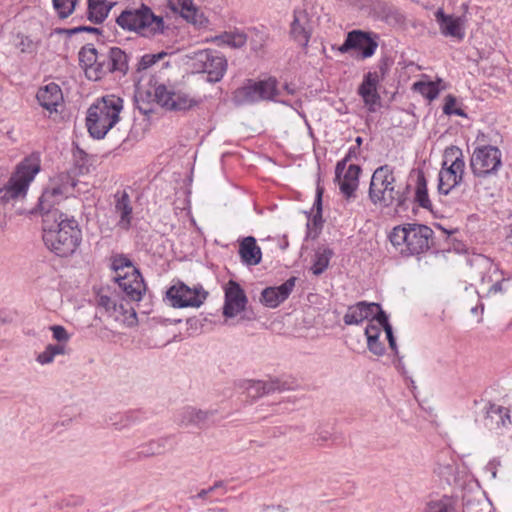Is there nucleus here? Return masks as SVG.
Wrapping results in <instances>:
<instances>
[{"instance_id": "obj_58", "label": "nucleus", "mask_w": 512, "mask_h": 512, "mask_svg": "<svg viewBox=\"0 0 512 512\" xmlns=\"http://www.w3.org/2000/svg\"><path fill=\"white\" fill-rule=\"evenodd\" d=\"M359 155L358 146H352L349 148L347 154L345 155L344 159L348 162L351 161L353 158H357Z\"/></svg>"}, {"instance_id": "obj_32", "label": "nucleus", "mask_w": 512, "mask_h": 512, "mask_svg": "<svg viewBox=\"0 0 512 512\" xmlns=\"http://www.w3.org/2000/svg\"><path fill=\"white\" fill-rule=\"evenodd\" d=\"M218 45L229 46L231 48H242L247 42V35L239 30L224 32L215 37Z\"/></svg>"}, {"instance_id": "obj_13", "label": "nucleus", "mask_w": 512, "mask_h": 512, "mask_svg": "<svg viewBox=\"0 0 512 512\" xmlns=\"http://www.w3.org/2000/svg\"><path fill=\"white\" fill-rule=\"evenodd\" d=\"M154 98L161 107L168 110H186L197 104L187 93L169 88L164 84L154 88Z\"/></svg>"}, {"instance_id": "obj_54", "label": "nucleus", "mask_w": 512, "mask_h": 512, "mask_svg": "<svg viewBox=\"0 0 512 512\" xmlns=\"http://www.w3.org/2000/svg\"><path fill=\"white\" fill-rule=\"evenodd\" d=\"M16 198L10 192L7 185L0 189V203H8L11 200H15Z\"/></svg>"}, {"instance_id": "obj_2", "label": "nucleus", "mask_w": 512, "mask_h": 512, "mask_svg": "<svg viewBox=\"0 0 512 512\" xmlns=\"http://www.w3.org/2000/svg\"><path fill=\"white\" fill-rule=\"evenodd\" d=\"M409 185L397 184L394 168L388 164L376 168L372 174L368 196L370 201L381 208H406Z\"/></svg>"}, {"instance_id": "obj_27", "label": "nucleus", "mask_w": 512, "mask_h": 512, "mask_svg": "<svg viewBox=\"0 0 512 512\" xmlns=\"http://www.w3.org/2000/svg\"><path fill=\"white\" fill-rule=\"evenodd\" d=\"M361 173V167L356 164H350L342 175L339 181V189L343 196L347 199H354L356 197V190L359 186V175Z\"/></svg>"}, {"instance_id": "obj_48", "label": "nucleus", "mask_w": 512, "mask_h": 512, "mask_svg": "<svg viewBox=\"0 0 512 512\" xmlns=\"http://www.w3.org/2000/svg\"><path fill=\"white\" fill-rule=\"evenodd\" d=\"M314 207L316 208L317 211L313 217V222L315 225H317L318 222H322V189L320 187L317 188Z\"/></svg>"}, {"instance_id": "obj_6", "label": "nucleus", "mask_w": 512, "mask_h": 512, "mask_svg": "<svg viewBox=\"0 0 512 512\" xmlns=\"http://www.w3.org/2000/svg\"><path fill=\"white\" fill-rule=\"evenodd\" d=\"M281 92L277 89V80L268 78L265 80H247L233 93V101L236 105L252 104L259 101H276Z\"/></svg>"}, {"instance_id": "obj_11", "label": "nucleus", "mask_w": 512, "mask_h": 512, "mask_svg": "<svg viewBox=\"0 0 512 512\" xmlns=\"http://www.w3.org/2000/svg\"><path fill=\"white\" fill-rule=\"evenodd\" d=\"M378 38L379 36L372 32L352 30L347 33L346 39L338 51L345 54L351 50H358L363 59L370 58L378 48Z\"/></svg>"}, {"instance_id": "obj_39", "label": "nucleus", "mask_w": 512, "mask_h": 512, "mask_svg": "<svg viewBox=\"0 0 512 512\" xmlns=\"http://www.w3.org/2000/svg\"><path fill=\"white\" fill-rule=\"evenodd\" d=\"M425 512H455V507L450 498L442 497L428 502Z\"/></svg>"}, {"instance_id": "obj_35", "label": "nucleus", "mask_w": 512, "mask_h": 512, "mask_svg": "<svg viewBox=\"0 0 512 512\" xmlns=\"http://www.w3.org/2000/svg\"><path fill=\"white\" fill-rule=\"evenodd\" d=\"M442 80L423 82L418 81L413 84V90L420 93L423 97L432 101L436 99L441 91L440 84Z\"/></svg>"}, {"instance_id": "obj_4", "label": "nucleus", "mask_w": 512, "mask_h": 512, "mask_svg": "<svg viewBox=\"0 0 512 512\" xmlns=\"http://www.w3.org/2000/svg\"><path fill=\"white\" fill-rule=\"evenodd\" d=\"M433 230L423 224L408 223L394 227L389 235L392 245L403 256H414L430 248Z\"/></svg>"}, {"instance_id": "obj_10", "label": "nucleus", "mask_w": 512, "mask_h": 512, "mask_svg": "<svg viewBox=\"0 0 512 512\" xmlns=\"http://www.w3.org/2000/svg\"><path fill=\"white\" fill-rule=\"evenodd\" d=\"M39 171L40 162L36 157L25 158L18 164L16 171L11 175L6 184L16 199L26 196L29 184Z\"/></svg>"}, {"instance_id": "obj_31", "label": "nucleus", "mask_w": 512, "mask_h": 512, "mask_svg": "<svg viewBox=\"0 0 512 512\" xmlns=\"http://www.w3.org/2000/svg\"><path fill=\"white\" fill-rule=\"evenodd\" d=\"M169 8L181 14L183 18L192 23H197L198 9L192 0H168Z\"/></svg>"}, {"instance_id": "obj_7", "label": "nucleus", "mask_w": 512, "mask_h": 512, "mask_svg": "<svg viewBox=\"0 0 512 512\" xmlns=\"http://www.w3.org/2000/svg\"><path fill=\"white\" fill-rule=\"evenodd\" d=\"M192 67L197 73H206L210 82H219L227 69V60L218 51L205 49L194 52Z\"/></svg>"}, {"instance_id": "obj_12", "label": "nucleus", "mask_w": 512, "mask_h": 512, "mask_svg": "<svg viewBox=\"0 0 512 512\" xmlns=\"http://www.w3.org/2000/svg\"><path fill=\"white\" fill-rule=\"evenodd\" d=\"M58 179L60 184H54L47 188L39 198L38 206L42 216L53 214V212H61L55 205L59 203V200L68 192L69 188L76 185L74 179L67 173L59 174Z\"/></svg>"}, {"instance_id": "obj_25", "label": "nucleus", "mask_w": 512, "mask_h": 512, "mask_svg": "<svg viewBox=\"0 0 512 512\" xmlns=\"http://www.w3.org/2000/svg\"><path fill=\"white\" fill-rule=\"evenodd\" d=\"M36 99L39 105L50 113L57 112V107L63 101L62 90L59 85L51 82L38 90Z\"/></svg>"}, {"instance_id": "obj_38", "label": "nucleus", "mask_w": 512, "mask_h": 512, "mask_svg": "<svg viewBox=\"0 0 512 512\" xmlns=\"http://www.w3.org/2000/svg\"><path fill=\"white\" fill-rule=\"evenodd\" d=\"M333 255L331 249H324L322 252H317L311 271L314 275H321L328 267L330 259Z\"/></svg>"}, {"instance_id": "obj_14", "label": "nucleus", "mask_w": 512, "mask_h": 512, "mask_svg": "<svg viewBox=\"0 0 512 512\" xmlns=\"http://www.w3.org/2000/svg\"><path fill=\"white\" fill-rule=\"evenodd\" d=\"M459 156H457L449 167H445L447 161H444L443 167L438 174V192L441 195H448L453 188L462 182L465 161L461 150L457 149Z\"/></svg>"}, {"instance_id": "obj_52", "label": "nucleus", "mask_w": 512, "mask_h": 512, "mask_svg": "<svg viewBox=\"0 0 512 512\" xmlns=\"http://www.w3.org/2000/svg\"><path fill=\"white\" fill-rule=\"evenodd\" d=\"M456 104L455 96L449 94L445 97V103L443 106V113L446 115H453V111L456 109L454 106Z\"/></svg>"}, {"instance_id": "obj_43", "label": "nucleus", "mask_w": 512, "mask_h": 512, "mask_svg": "<svg viewBox=\"0 0 512 512\" xmlns=\"http://www.w3.org/2000/svg\"><path fill=\"white\" fill-rule=\"evenodd\" d=\"M112 268L116 272V276H118V274H122L125 268L131 269V272L133 269H136L130 259L124 255H117L113 258Z\"/></svg>"}, {"instance_id": "obj_42", "label": "nucleus", "mask_w": 512, "mask_h": 512, "mask_svg": "<svg viewBox=\"0 0 512 512\" xmlns=\"http://www.w3.org/2000/svg\"><path fill=\"white\" fill-rule=\"evenodd\" d=\"M15 46L22 53H34L37 49V43H35L31 38L25 36L23 34H18L16 36Z\"/></svg>"}, {"instance_id": "obj_22", "label": "nucleus", "mask_w": 512, "mask_h": 512, "mask_svg": "<svg viewBox=\"0 0 512 512\" xmlns=\"http://www.w3.org/2000/svg\"><path fill=\"white\" fill-rule=\"evenodd\" d=\"M115 280L126 296L133 301H140L145 291L144 280L137 269L115 276Z\"/></svg>"}, {"instance_id": "obj_15", "label": "nucleus", "mask_w": 512, "mask_h": 512, "mask_svg": "<svg viewBox=\"0 0 512 512\" xmlns=\"http://www.w3.org/2000/svg\"><path fill=\"white\" fill-rule=\"evenodd\" d=\"M103 78L107 74H114L122 78L127 75L129 70V55L119 47H110L101 49Z\"/></svg>"}, {"instance_id": "obj_8", "label": "nucleus", "mask_w": 512, "mask_h": 512, "mask_svg": "<svg viewBox=\"0 0 512 512\" xmlns=\"http://www.w3.org/2000/svg\"><path fill=\"white\" fill-rule=\"evenodd\" d=\"M502 166V153L498 147L483 145L476 147L470 159V167L476 177L496 174Z\"/></svg>"}, {"instance_id": "obj_57", "label": "nucleus", "mask_w": 512, "mask_h": 512, "mask_svg": "<svg viewBox=\"0 0 512 512\" xmlns=\"http://www.w3.org/2000/svg\"><path fill=\"white\" fill-rule=\"evenodd\" d=\"M331 434L328 431H321L317 433V436L314 438V442L321 446L328 440H330Z\"/></svg>"}, {"instance_id": "obj_1", "label": "nucleus", "mask_w": 512, "mask_h": 512, "mask_svg": "<svg viewBox=\"0 0 512 512\" xmlns=\"http://www.w3.org/2000/svg\"><path fill=\"white\" fill-rule=\"evenodd\" d=\"M42 231L45 246L59 257L72 256L82 242L78 221L63 212L43 216Z\"/></svg>"}, {"instance_id": "obj_59", "label": "nucleus", "mask_w": 512, "mask_h": 512, "mask_svg": "<svg viewBox=\"0 0 512 512\" xmlns=\"http://www.w3.org/2000/svg\"><path fill=\"white\" fill-rule=\"evenodd\" d=\"M214 492L211 487L200 490L197 495L191 496V499L199 498L205 499L210 493Z\"/></svg>"}, {"instance_id": "obj_51", "label": "nucleus", "mask_w": 512, "mask_h": 512, "mask_svg": "<svg viewBox=\"0 0 512 512\" xmlns=\"http://www.w3.org/2000/svg\"><path fill=\"white\" fill-rule=\"evenodd\" d=\"M381 334V328L378 325L369 323L365 328V336L367 341L369 339H378Z\"/></svg>"}, {"instance_id": "obj_47", "label": "nucleus", "mask_w": 512, "mask_h": 512, "mask_svg": "<svg viewBox=\"0 0 512 512\" xmlns=\"http://www.w3.org/2000/svg\"><path fill=\"white\" fill-rule=\"evenodd\" d=\"M367 347L371 353H373L376 356H383L385 354V346L382 342H380L378 339H369L367 341Z\"/></svg>"}, {"instance_id": "obj_26", "label": "nucleus", "mask_w": 512, "mask_h": 512, "mask_svg": "<svg viewBox=\"0 0 512 512\" xmlns=\"http://www.w3.org/2000/svg\"><path fill=\"white\" fill-rule=\"evenodd\" d=\"M375 308H379L378 303L367 301L357 302L354 305L348 306L343 321L346 325H359L373 315Z\"/></svg>"}, {"instance_id": "obj_45", "label": "nucleus", "mask_w": 512, "mask_h": 512, "mask_svg": "<svg viewBox=\"0 0 512 512\" xmlns=\"http://www.w3.org/2000/svg\"><path fill=\"white\" fill-rule=\"evenodd\" d=\"M434 472L437 473L440 477L448 478L455 473V464L454 460L450 459L449 461H444L441 463L440 460L437 463Z\"/></svg>"}, {"instance_id": "obj_21", "label": "nucleus", "mask_w": 512, "mask_h": 512, "mask_svg": "<svg viewBox=\"0 0 512 512\" xmlns=\"http://www.w3.org/2000/svg\"><path fill=\"white\" fill-rule=\"evenodd\" d=\"M215 415L213 410H202L192 406H186L180 409L175 415V421L179 426H197L198 428L207 427L210 419Z\"/></svg>"}, {"instance_id": "obj_5", "label": "nucleus", "mask_w": 512, "mask_h": 512, "mask_svg": "<svg viewBox=\"0 0 512 512\" xmlns=\"http://www.w3.org/2000/svg\"><path fill=\"white\" fill-rule=\"evenodd\" d=\"M116 23L123 30L135 32L146 38L163 34L165 30L163 17L155 15L145 4L139 8L123 10L116 18Z\"/></svg>"}, {"instance_id": "obj_64", "label": "nucleus", "mask_w": 512, "mask_h": 512, "mask_svg": "<svg viewBox=\"0 0 512 512\" xmlns=\"http://www.w3.org/2000/svg\"><path fill=\"white\" fill-rule=\"evenodd\" d=\"M267 512H281L280 506H267L265 509Z\"/></svg>"}, {"instance_id": "obj_37", "label": "nucleus", "mask_w": 512, "mask_h": 512, "mask_svg": "<svg viewBox=\"0 0 512 512\" xmlns=\"http://www.w3.org/2000/svg\"><path fill=\"white\" fill-rule=\"evenodd\" d=\"M66 353V345L49 344L45 347L44 351L37 356L36 360L42 365L50 364L56 356L65 355Z\"/></svg>"}, {"instance_id": "obj_3", "label": "nucleus", "mask_w": 512, "mask_h": 512, "mask_svg": "<svg viewBox=\"0 0 512 512\" xmlns=\"http://www.w3.org/2000/svg\"><path fill=\"white\" fill-rule=\"evenodd\" d=\"M123 99L116 95H106L93 103L87 111L86 126L90 136L103 139L120 120Z\"/></svg>"}, {"instance_id": "obj_24", "label": "nucleus", "mask_w": 512, "mask_h": 512, "mask_svg": "<svg viewBox=\"0 0 512 512\" xmlns=\"http://www.w3.org/2000/svg\"><path fill=\"white\" fill-rule=\"evenodd\" d=\"M484 425L489 430L500 431L512 425L510 410L501 405L490 403L486 409Z\"/></svg>"}, {"instance_id": "obj_19", "label": "nucleus", "mask_w": 512, "mask_h": 512, "mask_svg": "<svg viewBox=\"0 0 512 512\" xmlns=\"http://www.w3.org/2000/svg\"><path fill=\"white\" fill-rule=\"evenodd\" d=\"M113 213L118 217L116 226L124 231L131 228L133 220V206L130 195L125 191H117L113 195Z\"/></svg>"}, {"instance_id": "obj_29", "label": "nucleus", "mask_w": 512, "mask_h": 512, "mask_svg": "<svg viewBox=\"0 0 512 512\" xmlns=\"http://www.w3.org/2000/svg\"><path fill=\"white\" fill-rule=\"evenodd\" d=\"M239 255L242 263L248 266H255L261 262V248L257 245L254 237L247 236L240 242Z\"/></svg>"}, {"instance_id": "obj_20", "label": "nucleus", "mask_w": 512, "mask_h": 512, "mask_svg": "<svg viewBox=\"0 0 512 512\" xmlns=\"http://www.w3.org/2000/svg\"><path fill=\"white\" fill-rule=\"evenodd\" d=\"M290 34L295 42L303 48H307L312 35V26L309 15L305 10H294L293 21L290 25Z\"/></svg>"}, {"instance_id": "obj_56", "label": "nucleus", "mask_w": 512, "mask_h": 512, "mask_svg": "<svg viewBox=\"0 0 512 512\" xmlns=\"http://www.w3.org/2000/svg\"><path fill=\"white\" fill-rule=\"evenodd\" d=\"M505 282V279L502 278L500 280H496L495 283H493L488 289V294H496L503 291V283Z\"/></svg>"}, {"instance_id": "obj_18", "label": "nucleus", "mask_w": 512, "mask_h": 512, "mask_svg": "<svg viewBox=\"0 0 512 512\" xmlns=\"http://www.w3.org/2000/svg\"><path fill=\"white\" fill-rule=\"evenodd\" d=\"M435 19L443 36L455 38L458 41H462L465 38L466 20L464 17L447 15L443 9H438L435 12Z\"/></svg>"}, {"instance_id": "obj_17", "label": "nucleus", "mask_w": 512, "mask_h": 512, "mask_svg": "<svg viewBox=\"0 0 512 512\" xmlns=\"http://www.w3.org/2000/svg\"><path fill=\"white\" fill-rule=\"evenodd\" d=\"M247 297L242 287L234 280H230L225 287L223 315L233 318L242 312L247 304Z\"/></svg>"}, {"instance_id": "obj_60", "label": "nucleus", "mask_w": 512, "mask_h": 512, "mask_svg": "<svg viewBox=\"0 0 512 512\" xmlns=\"http://www.w3.org/2000/svg\"><path fill=\"white\" fill-rule=\"evenodd\" d=\"M478 266L480 268H482V269H487L488 268V270H491L493 268L492 264L488 260H486L484 258L479 260Z\"/></svg>"}, {"instance_id": "obj_44", "label": "nucleus", "mask_w": 512, "mask_h": 512, "mask_svg": "<svg viewBox=\"0 0 512 512\" xmlns=\"http://www.w3.org/2000/svg\"><path fill=\"white\" fill-rule=\"evenodd\" d=\"M50 330L52 331L53 339L58 342L57 344L67 346V343L71 338V335L68 333L65 327L61 325H53L50 327Z\"/></svg>"}, {"instance_id": "obj_9", "label": "nucleus", "mask_w": 512, "mask_h": 512, "mask_svg": "<svg viewBox=\"0 0 512 512\" xmlns=\"http://www.w3.org/2000/svg\"><path fill=\"white\" fill-rule=\"evenodd\" d=\"M166 297L174 308H199L207 299L208 292L201 285L191 288L177 281L167 290Z\"/></svg>"}, {"instance_id": "obj_61", "label": "nucleus", "mask_w": 512, "mask_h": 512, "mask_svg": "<svg viewBox=\"0 0 512 512\" xmlns=\"http://www.w3.org/2000/svg\"><path fill=\"white\" fill-rule=\"evenodd\" d=\"M100 304L105 306L107 309H109L110 308V304H111V300L107 296H102L100 298Z\"/></svg>"}, {"instance_id": "obj_62", "label": "nucleus", "mask_w": 512, "mask_h": 512, "mask_svg": "<svg viewBox=\"0 0 512 512\" xmlns=\"http://www.w3.org/2000/svg\"><path fill=\"white\" fill-rule=\"evenodd\" d=\"M453 115H457V116H460V117H463V118H467L468 117L467 113L463 109H461V108H456L453 111Z\"/></svg>"}, {"instance_id": "obj_40", "label": "nucleus", "mask_w": 512, "mask_h": 512, "mask_svg": "<svg viewBox=\"0 0 512 512\" xmlns=\"http://www.w3.org/2000/svg\"><path fill=\"white\" fill-rule=\"evenodd\" d=\"M167 55H168V53L165 51H161L156 54H145L138 61L136 70L138 72L147 70L148 68H150L154 64H156L158 61L165 58Z\"/></svg>"}, {"instance_id": "obj_36", "label": "nucleus", "mask_w": 512, "mask_h": 512, "mask_svg": "<svg viewBox=\"0 0 512 512\" xmlns=\"http://www.w3.org/2000/svg\"><path fill=\"white\" fill-rule=\"evenodd\" d=\"M415 201L424 209H430L432 206L428 196L427 181L423 173H419L417 177Z\"/></svg>"}, {"instance_id": "obj_30", "label": "nucleus", "mask_w": 512, "mask_h": 512, "mask_svg": "<svg viewBox=\"0 0 512 512\" xmlns=\"http://www.w3.org/2000/svg\"><path fill=\"white\" fill-rule=\"evenodd\" d=\"M114 3L106 0H87V18L94 24H101L108 17Z\"/></svg>"}, {"instance_id": "obj_49", "label": "nucleus", "mask_w": 512, "mask_h": 512, "mask_svg": "<svg viewBox=\"0 0 512 512\" xmlns=\"http://www.w3.org/2000/svg\"><path fill=\"white\" fill-rule=\"evenodd\" d=\"M385 333H386V338H387L388 343H389V347L391 348V350L394 352V354L398 358V367H399L402 364L403 357L399 356L398 349H397V344H396V339H395L394 334H393V328L392 327H388L387 330L385 331Z\"/></svg>"}, {"instance_id": "obj_34", "label": "nucleus", "mask_w": 512, "mask_h": 512, "mask_svg": "<svg viewBox=\"0 0 512 512\" xmlns=\"http://www.w3.org/2000/svg\"><path fill=\"white\" fill-rule=\"evenodd\" d=\"M246 384L247 394L251 398H259L278 389L277 383L275 381L263 382L248 380Z\"/></svg>"}, {"instance_id": "obj_63", "label": "nucleus", "mask_w": 512, "mask_h": 512, "mask_svg": "<svg viewBox=\"0 0 512 512\" xmlns=\"http://www.w3.org/2000/svg\"><path fill=\"white\" fill-rule=\"evenodd\" d=\"M225 486V482L222 481V480H219V481H216L212 486H210L212 488L213 491H215L216 489L218 488H223Z\"/></svg>"}, {"instance_id": "obj_28", "label": "nucleus", "mask_w": 512, "mask_h": 512, "mask_svg": "<svg viewBox=\"0 0 512 512\" xmlns=\"http://www.w3.org/2000/svg\"><path fill=\"white\" fill-rule=\"evenodd\" d=\"M378 82V74L376 72H368L364 75V79L358 88L359 95L363 98L364 103L370 106V111L374 110L372 106H374L380 99L377 92Z\"/></svg>"}, {"instance_id": "obj_41", "label": "nucleus", "mask_w": 512, "mask_h": 512, "mask_svg": "<svg viewBox=\"0 0 512 512\" xmlns=\"http://www.w3.org/2000/svg\"><path fill=\"white\" fill-rule=\"evenodd\" d=\"M77 0H53V6L60 18L69 17L76 6Z\"/></svg>"}, {"instance_id": "obj_33", "label": "nucleus", "mask_w": 512, "mask_h": 512, "mask_svg": "<svg viewBox=\"0 0 512 512\" xmlns=\"http://www.w3.org/2000/svg\"><path fill=\"white\" fill-rule=\"evenodd\" d=\"M170 437H162L141 446V450L138 452L139 457H151L155 455L163 454L168 445L170 444Z\"/></svg>"}, {"instance_id": "obj_50", "label": "nucleus", "mask_w": 512, "mask_h": 512, "mask_svg": "<svg viewBox=\"0 0 512 512\" xmlns=\"http://www.w3.org/2000/svg\"><path fill=\"white\" fill-rule=\"evenodd\" d=\"M81 32L101 34V30L99 28L91 27V26H78V27L66 30V33L70 36L81 33Z\"/></svg>"}, {"instance_id": "obj_55", "label": "nucleus", "mask_w": 512, "mask_h": 512, "mask_svg": "<svg viewBox=\"0 0 512 512\" xmlns=\"http://www.w3.org/2000/svg\"><path fill=\"white\" fill-rule=\"evenodd\" d=\"M347 163H348V161L345 160L344 158L337 162L336 167H335V179H340L342 177V175L345 173V171L348 168Z\"/></svg>"}, {"instance_id": "obj_16", "label": "nucleus", "mask_w": 512, "mask_h": 512, "mask_svg": "<svg viewBox=\"0 0 512 512\" xmlns=\"http://www.w3.org/2000/svg\"><path fill=\"white\" fill-rule=\"evenodd\" d=\"M101 49L98 50L93 44H86L79 53L78 58L85 75L89 80L98 81L103 79Z\"/></svg>"}, {"instance_id": "obj_46", "label": "nucleus", "mask_w": 512, "mask_h": 512, "mask_svg": "<svg viewBox=\"0 0 512 512\" xmlns=\"http://www.w3.org/2000/svg\"><path fill=\"white\" fill-rule=\"evenodd\" d=\"M370 318L377 321L378 326L380 328L382 327L384 331H386L388 327H392L389 323L387 314L382 310L380 305L379 308H375V311Z\"/></svg>"}, {"instance_id": "obj_23", "label": "nucleus", "mask_w": 512, "mask_h": 512, "mask_svg": "<svg viewBox=\"0 0 512 512\" xmlns=\"http://www.w3.org/2000/svg\"><path fill=\"white\" fill-rule=\"evenodd\" d=\"M296 281L297 278L292 276L280 286L265 288L261 292V303L269 308L278 307L288 299L295 287Z\"/></svg>"}, {"instance_id": "obj_53", "label": "nucleus", "mask_w": 512, "mask_h": 512, "mask_svg": "<svg viewBox=\"0 0 512 512\" xmlns=\"http://www.w3.org/2000/svg\"><path fill=\"white\" fill-rule=\"evenodd\" d=\"M256 36L259 38V40L251 39L250 45H251V49L257 52V51L261 50L263 47L265 35L263 33H260L259 31H256Z\"/></svg>"}]
</instances>
